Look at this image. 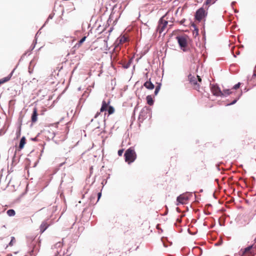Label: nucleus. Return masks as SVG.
<instances>
[{
    "mask_svg": "<svg viewBox=\"0 0 256 256\" xmlns=\"http://www.w3.org/2000/svg\"><path fill=\"white\" fill-rule=\"evenodd\" d=\"M188 78L192 86L194 89L200 91V84L202 83V79L200 76H194L190 74L188 76Z\"/></svg>",
    "mask_w": 256,
    "mask_h": 256,
    "instance_id": "1",
    "label": "nucleus"
},
{
    "mask_svg": "<svg viewBox=\"0 0 256 256\" xmlns=\"http://www.w3.org/2000/svg\"><path fill=\"white\" fill-rule=\"evenodd\" d=\"M176 39L181 50L184 52H187L188 50V37L186 35L179 36L176 37Z\"/></svg>",
    "mask_w": 256,
    "mask_h": 256,
    "instance_id": "2",
    "label": "nucleus"
},
{
    "mask_svg": "<svg viewBox=\"0 0 256 256\" xmlns=\"http://www.w3.org/2000/svg\"><path fill=\"white\" fill-rule=\"evenodd\" d=\"M125 160L128 164H130L134 161L136 158V154L132 148H130L125 152L124 154Z\"/></svg>",
    "mask_w": 256,
    "mask_h": 256,
    "instance_id": "3",
    "label": "nucleus"
},
{
    "mask_svg": "<svg viewBox=\"0 0 256 256\" xmlns=\"http://www.w3.org/2000/svg\"><path fill=\"white\" fill-rule=\"evenodd\" d=\"M211 90L212 93L216 96H226L232 94L230 89L224 90L223 92H222L220 88L216 86H212Z\"/></svg>",
    "mask_w": 256,
    "mask_h": 256,
    "instance_id": "4",
    "label": "nucleus"
},
{
    "mask_svg": "<svg viewBox=\"0 0 256 256\" xmlns=\"http://www.w3.org/2000/svg\"><path fill=\"white\" fill-rule=\"evenodd\" d=\"M192 195V194L190 192L184 193L178 196L177 197V202L176 204L178 206L180 204H186L189 199V197Z\"/></svg>",
    "mask_w": 256,
    "mask_h": 256,
    "instance_id": "5",
    "label": "nucleus"
},
{
    "mask_svg": "<svg viewBox=\"0 0 256 256\" xmlns=\"http://www.w3.org/2000/svg\"><path fill=\"white\" fill-rule=\"evenodd\" d=\"M110 100L108 99L106 100H104L102 102V106L100 108V112H114V108L110 105Z\"/></svg>",
    "mask_w": 256,
    "mask_h": 256,
    "instance_id": "6",
    "label": "nucleus"
},
{
    "mask_svg": "<svg viewBox=\"0 0 256 256\" xmlns=\"http://www.w3.org/2000/svg\"><path fill=\"white\" fill-rule=\"evenodd\" d=\"M166 16V14L162 17L158 22L157 31L160 34L162 33L164 31L168 25V22L164 19Z\"/></svg>",
    "mask_w": 256,
    "mask_h": 256,
    "instance_id": "7",
    "label": "nucleus"
},
{
    "mask_svg": "<svg viewBox=\"0 0 256 256\" xmlns=\"http://www.w3.org/2000/svg\"><path fill=\"white\" fill-rule=\"evenodd\" d=\"M128 41V38L125 36H121L118 38L116 42L115 50H119L120 48V46Z\"/></svg>",
    "mask_w": 256,
    "mask_h": 256,
    "instance_id": "8",
    "label": "nucleus"
},
{
    "mask_svg": "<svg viewBox=\"0 0 256 256\" xmlns=\"http://www.w3.org/2000/svg\"><path fill=\"white\" fill-rule=\"evenodd\" d=\"M206 10L203 8H199L196 13V19L198 21H200L206 16Z\"/></svg>",
    "mask_w": 256,
    "mask_h": 256,
    "instance_id": "9",
    "label": "nucleus"
},
{
    "mask_svg": "<svg viewBox=\"0 0 256 256\" xmlns=\"http://www.w3.org/2000/svg\"><path fill=\"white\" fill-rule=\"evenodd\" d=\"M50 224L47 222V220L44 221L42 222L40 226V231L42 233L44 232L48 227Z\"/></svg>",
    "mask_w": 256,
    "mask_h": 256,
    "instance_id": "10",
    "label": "nucleus"
},
{
    "mask_svg": "<svg viewBox=\"0 0 256 256\" xmlns=\"http://www.w3.org/2000/svg\"><path fill=\"white\" fill-rule=\"evenodd\" d=\"M144 86L148 90H153L154 88V84L150 82V80L146 81L144 84Z\"/></svg>",
    "mask_w": 256,
    "mask_h": 256,
    "instance_id": "11",
    "label": "nucleus"
},
{
    "mask_svg": "<svg viewBox=\"0 0 256 256\" xmlns=\"http://www.w3.org/2000/svg\"><path fill=\"white\" fill-rule=\"evenodd\" d=\"M12 75V72L8 76L0 79V85L10 80Z\"/></svg>",
    "mask_w": 256,
    "mask_h": 256,
    "instance_id": "12",
    "label": "nucleus"
},
{
    "mask_svg": "<svg viewBox=\"0 0 256 256\" xmlns=\"http://www.w3.org/2000/svg\"><path fill=\"white\" fill-rule=\"evenodd\" d=\"M217 0H206L204 6H205L204 8L208 9L210 6L214 4Z\"/></svg>",
    "mask_w": 256,
    "mask_h": 256,
    "instance_id": "13",
    "label": "nucleus"
},
{
    "mask_svg": "<svg viewBox=\"0 0 256 256\" xmlns=\"http://www.w3.org/2000/svg\"><path fill=\"white\" fill-rule=\"evenodd\" d=\"M26 144V138L25 137L23 136L19 144V148L20 149H22L24 148V146Z\"/></svg>",
    "mask_w": 256,
    "mask_h": 256,
    "instance_id": "14",
    "label": "nucleus"
},
{
    "mask_svg": "<svg viewBox=\"0 0 256 256\" xmlns=\"http://www.w3.org/2000/svg\"><path fill=\"white\" fill-rule=\"evenodd\" d=\"M148 113H139L138 114V120L140 122H142L145 118L146 114Z\"/></svg>",
    "mask_w": 256,
    "mask_h": 256,
    "instance_id": "15",
    "label": "nucleus"
},
{
    "mask_svg": "<svg viewBox=\"0 0 256 256\" xmlns=\"http://www.w3.org/2000/svg\"><path fill=\"white\" fill-rule=\"evenodd\" d=\"M146 100H147V103L149 105L152 106V104H153L154 101H153L152 98L151 96H146Z\"/></svg>",
    "mask_w": 256,
    "mask_h": 256,
    "instance_id": "16",
    "label": "nucleus"
},
{
    "mask_svg": "<svg viewBox=\"0 0 256 256\" xmlns=\"http://www.w3.org/2000/svg\"><path fill=\"white\" fill-rule=\"evenodd\" d=\"M6 214L8 216H12L15 215L16 212L14 210L10 209V210H7Z\"/></svg>",
    "mask_w": 256,
    "mask_h": 256,
    "instance_id": "17",
    "label": "nucleus"
},
{
    "mask_svg": "<svg viewBox=\"0 0 256 256\" xmlns=\"http://www.w3.org/2000/svg\"><path fill=\"white\" fill-rule=\"evenodd\" d=\"M111 58L114 61L116 62L118 58V53L116 52H114L111 55Z\"/></svg>",
    "mask_w": 256,
    "mask_h": 256,
    "instance_id": "18",
    "label": "nucleus"
},
{
    "mask_svg": "<svg viewBox=\"0 0 256 256\" xmlns=\"http://www.w3.org/2000/svg\"><path fill=\"white\" fill-rule=\"evenodd\" d=\"M86 36H84L78 42V43H77L76 45H75V47H76L78 46V48H79L80 46L82 45V44L86 40Z\"/></svg>",
    "mask_w": 256,
    "mask_h": 256,
    "instance_id": "19",
    "label": "nucleus"
},
{
    "mask_svg": "<svg viewBox=\"0 0 256 256\" xmlns=\"http://www.w3.org/2000/svg\"><path fill=\"white\" fill-rule=\"evenodd\" d=\"M38 120V114L37 113H33L32 116V122H35L37 121Z\"/></svg>",
    "mask_w": 256,
    "mask_h": 256,
    "instance_id": "20",
    "label": "nucleus"
},
{
    "mask_svg": "<svg viewBox=\"0 0 256 256\" xmlns=\"http://www.w3.org/2000/svg\"><path fill=\"white\" fill-rule=\"evenodd\" d=\"M161 87V84H158V85L156 86L155 90H154V95L156 96L158 93Z\"/></svg>",
    "mask_w": 256,
    "mask_h": 256,
    "instance_id": "21",
    "label": "nucleus"
},
{
    "mask_svg": "<svg viewBox=\"0 0 256 256\" xmlns=\"http://www.w3.org/2000/svg\"><path fill=\"white\" fill-rule=\"evenodd\" d=\"M252 248V246H249L244 248V250L242 252V254L244 255V254L248 252Z\"/></svg>",
    "mask_w": 256,
    "mask_h": 256,
    "instance_id": "22",
    "label": "nucleus"
},
{
    "mask_svg": "<svg viewBox=\"0 0 256 256\" xmlns=\"http://www.w3.org/2000/svg\"><path fill=\"white\" fill-rule=\"evenodd\" d=\"M15 242V238L14 236H12L11 238V240L10 242L8 245L10 246H12L13 245V242Z\"/></svg>",
    "mask_w": 256,
    "mask_h": 256,
    "instance_id": "23",
    "label": "nucleus"
},
{
    "mask_svg": "<svg viewBox=\"0 0 256 256\" xmlns=\"http://www.w3.org/2000/svg\"><path fill=\"white\" fill-rule=\"evenodd\" d=\"M240 83L238 82V84H236V85H234L233 86L232 89L236 90L240 88Z\"/></svg>",
    "mask_w": 256,
    "mask_h": 256,
    "instance_id": "24",
    "label": "nucleus"
},
{
    "mask_svg": "<svg viewBox=\"0 0 256 256\" xmlns=\"http://www.w3.org/2000/svg\"><path fill=\"white\" fill-rule=\"evenodd\" d=\"M62 246V243L61 242H58L55 244L56 248H60Z\"/></svg>",
    "mask_w": 256,
    "mask_h": 256,
    "instance_id": "25",
    "label": "nucleus"
},
{
    "mask_svg": "<svg viewBox=\"0 0 256 256\" xmlns=\"http://www.w3.org/2000/svg\"><path fill=\"white\" fill-rule=\"evenodd\" d=\"M122 153H123V150H120L118 151V154L120 156H121L122 155Z\"/></svg>",
    "mask_w": 256,
    "mask_h": 256,
    "instance_id": "26",
    "label": "nucleus"
},
{
    "mask_svg": "<svg viewBox=\"0 0 256 256\" xmlns=\"http://www.w3.org/2000/svg\"><path fill=\"white\" fill-rule=\"evenodd\" d=\"M5 133V132L3 130H1L0 131V135H2V134H4Z\"/></svg>",
    "mask_w": 256,
    "mask_h": 256,
    "instance_id": "27",
    "label": "nucleus"
},
{
    "mask_svg": "<svg viewBox=\"0 0 256 256\" xmlns=\"http://www.w3.org/2000/svg\"><path fill=\"white\" fill-rule=\"evenodd\" d=\"M101 196H102L101 192L98 193V200L100 198Z\"/></svg>",
    "mask_w": 256,
    "mask_h": 256,
    "instance_id": "28",
    "label": "nucleus"
},
{
    "mask_svg": "<svg viewBox=\"0 0 256 256\" xmlns=\"http://www.w3.org/2000/svg\"><path fill=\"white\" fill-rule=\"evenodd\" d=\"M33 112H36V108H34V110Z\"/></svg>",
    "mask_w": 256,
    "mask_h": 256,
    "instance_id": "29",
    "label": "nucleus"
},
{
    "mask_svg": "<svg viewBox=\"0 0 256 256\" xmlns=\"http://www.w3.org/2000/svg\"><path fill=\"white\" fill-rule=\"evenodd\" d=\"M98 116V113H97V114H96V116H95V118H96V117Z\"/></svg>",
    "mask_w": 256,
    "mask_h": 256,
    "instance_id": "30",
    "label": "nucleus"
},
{
    "mask_svg": "<svg viewBox=\"0 0 256 256\" xmlns=\"http://www.w3.org/2000/svg\"><path fill=\"white\" fill-rule=\"evenodd\" d=\"M236 102V100H234L232 103H231L230 104H234L235 102Z\"/></svg>",
    "mask_w": 256,
    "mask_h": 256,
    "instance_id": "31",
    "label": "nucleus"
},
{
    "mask_svg": "<svg viewBox=\"0 0 256 256\" xmlns=\"http://www.w3.org/2000/svg\"><path fill=\"white\" fill-rule=\"evenodd\" d=\"M18 135L20 134V130H19L18 132Z\"/></svg>",
    "mask_w": 256,
    "mask_h": 256,
    "instance_id": "32",
    "label": "nucleus"
},
{
    "mask_svg": "<svg viewBox=\"0 0 256 256\" xmlns=\"http://www.w3.org/2000/svg\"><path fill=\"white\" fill-rule=\"evenodd\" d=\"M135 115V113H133L132 117H133Z\"/></svg>",
    "mask_w": 256,
    "mask_h": 256,
    "instance_id": "33",
    "label": "nucleus"
},
{
    "mask_svg": "<svg viewBox=\"0 0 256 256\" xmlns=\"http://www.w3.org/2000/svg\"><path fill=\"white\" fill-rule=\"evenodd\" d=\"M231 90H232V88H231V90H230V92H232L231 91Z\"/></svg>",
    "mask_w": 256,
    "mask_h": 256,
    "instance_id": "34",
    "label": "nucleus"
},
{
    "mask_svg": "<svg viewBox=\"0 0 256 256\" xmlns=\"http://www.w3.org/2000/svg\"><path fill=\"white\" fill-rule=\"evenodd\" d=\"M255 240H256V239H255Z\"/></svg>",
    "mask_w": 256,
    "mask_h": 256,
    "instance_id": "35",
    "label": "nucleus"
}]
</instances>
